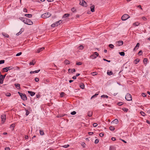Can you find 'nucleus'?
Segmentation results:
<instances>
[{"instance_id":"f257e3e1","label":"nucleus","mask_w":150,"mask_h":150,"mask_svg":"<svg viewBox=\"0 0 150 150\" xmlns=\"http://www.w3.org/2000/svg\"><path fill=\"white\" fill-rule=\"evenodd\" d=\"M51 14L49 12H47L42 14L41 16V17L45 18H49L51 16Z\"/></svg>"},{"instance_id":"f03ea898","label":"nucleus","mask_w":150,"mask_h":150,"mask_svg":"<svg viewBox=\"0 0 150 150\" xmlns=\"http://www.w3.org/2000/svg\"><path fill=\"white\" fill-rule=\"evenodd\" d=\"M62 20H59L58 21L52 24L51 25V27H54L56 26H57L61 24L62 23Z\"/></svg>"},{"instance_id":"7ed1b4c3","label":"nucleus","mask_w":150,"mask_h":150,"mask_svg":"<svg viewBox=\"0 0 150 150\" xmlns=\"http://www.w3.org/2000/svg\"><path fill=\"white\" fill-rule=\"evenodd\" d=\"M24 23L28 25H31L33 23V22L30 19L26 18L25 21H24Z\"/></svg>"},{"instance_id":"20e7f679","label":"nucleus","mask_w":150,"mask_h":150,"mask_svg":"<svg viewBox=\"0 0 150 150\" xmlns=\"http://www.w3.org/2000/svg\"><path fill=\"white\" fill-rule=\"evenodd\" d=\"M125 99L128 101L131 100L132 99L131 95L129 93L127 94L125 96Z\"/></svg>"},{"instance_id":"39448f33","label":"nucleus","mask_w":150,"mask_h":150,"mask_svg":"<svg viewBox=\"0 0 150 150\" xmlns=\"http://www.w3.org/2000/svg\"><path fill=\"white\" fill-rule=\"evenodd\" d=\"M79 4L83 6L86 7L87 6V4L86 2L84 0H79Z\"/></svg>"},{"instance_id":"423d86ee","label":"nucleus","mask_w":150,"mask_h":150,"mask_svg":"<svg viewBox=\"0 0 150 150\" xmlns=\"http://www.w3.org/2000/svg\"><path fill=\"white\" fill-rule=\"evenodd\" d=\"M130 18L129 16L127 14H125L122 17L121 19L122 21H125Z\"/></svg>"},{"instance_id":"0eeeda50","label":"nucleus","mask_w":150,"mask_h":150,"mask_svg":"<svg viewBox=\"0 0 150 150\" xmlns=\"http://www.w3.org/2000/svg\"><path fill=\"white\" fill-rule=\"evenodd\" d=\"M99 55L96 52H94V54L90 56V57L92 59L96 58Z\"/></svg>"},{"instance_id":"6e6552de","label":"nucleus","mask_w":150,"mask_h":150,"mask_svg":"<svg viewBox=\"0 0 150 150\" xmlns=\"http://www.w3.org/2000/svg\"><path fill=\"white\" fill-rule=\"evenodd\" d=\"M13 69L12 67H7L3 69V70L4 72H7L8 70H10Z\"/></svg>"},{"instance_id":"1a4fd4ad","label":"nucleus","mask_w":150,"mask_h":150,"mask_svg":"<svg viewBox=\"0 0 150 150\" xmlns=\"http://www.w3.org/2000/svg\"><path fill=\"white\" fill-rule=\"evenodd\" d=\"M1 118L2 120V122L4 123L6 120V116L5 114H3L1 116Z\"/></svg>"},{"instance_id":"9d476101","label":"nucleus","mask_w":150,"mask_h":150,"mask_svg":"<svg viewBox=\"0 0 150 150\" xmlns=\"http://www.w3.org/2000/svg\"><path fill=\"white\" fill-rule=\"evenodd\" d=\"M117 45L120 46L122 45L123 44V42L122 40H120L116 42Z\"/></svg>"},{"instance_id":"9b49d317","label":"nucleus","mask_w":150,"mask_h":150,"mask_svg":"<svg viewBox=\"0 0 150 150\" xmlns=\"http://www.w3.org/2000/svg\"><path fill=\"white\" fill-rule=\"evenodd\" d=\"M21 97L23 100L25 101L27 100V97L25 94H23Z\"/></svg>"},{"instance_id":"f8f14e48","label":"nucleus","mask_w":150,"mask_h":150,"mask_svg":"<svg viewBox=\"0 0 150 150\" xmlns=\"http://www.w3.org/2000/svg\"><path fill=\"white\" fill-rule=\"evenodd\" d=\"M140 45L139 43H137V44L135 46V47L134 49L133 50L134 51H135L137 50L138 48L139 47Z\"/></svg>"},{"instance_id":"ddd939ff","label":"nucleus","mask_w":150,"mask_h":150,"mask_svg":"<svg viewBox=\"0 0 150 150\" xmlns=\"http://www.w3.org/2000/svg\"><path fill=\"white\" fill-rule=\"evenodd\" d=\"M2 75H0V83L2 84L3 83L4 79L3 78Z\"/></svg>"},{"instance_id":"4468645a","label":"nucleus","mask_w":150,"mask_h":150,"mask_svg":"<svg viewBox=\"0 0 150 150\" xmlns=\"http://www.w3.org/2000/svg\"><path fill=\"white\" fill-rule=\"evenodd\" d=\"M44 49H45V48L44 47H42V48H39L37 50V52L38 53H39L40 52L43 50Z\"/></svg>"},{"instance_id":"2eb2a0df","label":"nucleus","mask_w":150,"mask_h":150,"mask_svg":"<svg viewBox=\"0 0 150 150\" xmlns=\"http://www.w3.org/2000/svg\"><path fill=\"white\" fill-rule=\"evenodd\" d=\"M28 93L30 94V95L31 96H34L35 94V92L31 91H28Z\"/></svg>"},{"instance_id":"dca6fc26","label":"nucleus","mask_w":150,"mask_h":150,"mask_svg":"<svg viewBox=\"0 0 150 150\" xmlns=\"http://www.w3.org/2000/svg\"><path fill=\"white\" fill-rule=\"evenodd\" d=\"M68 71L69 72H71L72 73H73V72H75L76 71V70L75 69H69Z\"/></svg>"},{"instance_id":"f3484780","label":"nucleus","mask_w":150,"mask_h":150,"mask_svg":"<svg viewBox=\"0 0 150 150\" xmlns=\"http://www.w3.org/2000/svg\"><path fill=\"white\" fill-rule=\"evenodd\" d=\"M40 69H38V70H35V71H31L30 72V73L31 74H33L34 73H38V72H39L40 71Z\"/></svg>"},{"instance_id":"a211bd4d","label":"nucleus","mask_w":150,"mask_h":150,"mask_svg":"<svg viewBox=\"0 0 150 150\" xmlns=\"http://www.w3.org/2000/svg\"><path fill=\"white\" fill-rule=\"evenodd\" d=\"M94 8H95V6L94 5H93L91 6V10L92 12H93L95 11Z\"/></svg>"},{"instance_id":"6ab92c4d","label":"nucleus","mask_w":150,"mask_h":150,"mask_svg":"<svg viewBox=\"0 0 150 150\" xmlns=\"http://www.w3.org/2000/svg\"><path fill=\"white\" fill-rule=\"evenodd\" d=\"M88 116L91 117L93 115V112L91 111H89L88 113Z\"/></svg>"},{"instance_id":"aec40b11","label":"nucleus","mask_w":150,"mask_h":150,"mask_svg":"<svg viewBox=\"0 0 150 150\" xmlns=\"http://www.w3.org/2000/svg\"><path fill=\"white\" fill-rule=\"evenodd\" d=\"M118 121L117 119H115L112 122V123H115V124H117L118 123Z\"/></svg>"},{"instance_id":"412c9836","label":"nucleus","mask_w":150,"mask_h":150,"mask_svg":"<svg viewBox=\"0 0 150 150\" xmlns=\"http://www.w3.org/2000/svg\"><path fill=\"white\" fill-rule=\"evenodd\" d=\"M70 14L69 13H66L64 14L63 16V18H65L67 17H68L69 16Z\"/></svg>"},{"instance_id":"4be33fe9","label":"nucleus","mask_w":150,"mask_h":150,"mask_svg":"<svg viewBox=\"0 0 150 150\" xmlns=\"http://www.w3.org/2000/svg\"><path fill=\"white\" fill-rule=\"evenodd\" d=\"M80 87L81 88L83 89L84 88V85L83 83H81L80 84Z\"/></svg>"},{"instance_id":"5701e85b","label":"nucleus","mask_w":150,"mask_h":150,"mask_svg":"<svg viewBox=\"0 0 150 150\" xmlns=\"http://www.w3.org/2000/svg\"><path fill=\"white\" fill-rule=\"evenodd\" d=\"M83 48V45H81L78 47V49L79 50H82Z\"/></svg>"},{"instance_id":"b1692460","label":"nucleus","mask_w":150,"mask_h":150,"mask_svg":"<svg viewBox=\"0 0 150 150\" xmlns=\"http://www.w3.org/2000/svg\"><path fill=\"white\" fill-rule=\"evenodd\" d=\"M147 59L146 58H144V59L143 60V62L144 64H146L147 63Z\"/></svg>"},{"instance_id":"393cba45","label":"nucleus","mask_w":150,"mask_h":150,"mask_svg":"<svg viewBox=\"0 0 150 150\" xmlns=\"http://www.w3.org/2000/svg\"><path fill=\"white\" fill-rule=\"evenodd\" d=\"M25 16L30 18L32 17V16L31 14H25Z\"/></svg>"},{"instance_id":"a878e982","label":"nucleus","mask_w":150,"mask_h":150,"mask_svg":"<svg viewBox=\"0 0 150 150\" xmlns=\"http://www.w3.org/2000/svg\"><path fill=\"white\" fill-rule=\"evenodd\" d=\"M15 85L16 87L18 88V87L19 88H20V84L19 83H15Z\"/></svg>"},{"instance_id":"bb28decb","label":"nucleus","mask_w":150,"mask_h":150,"mask_svg":"<svg viewBox=\"0 0 150 150\" xmlns=\"http://www.w3.org/2000/svg\"><path fill=\"white\" fill-rule=\"evenodd\" d=\"M109 129L111 131H113L115 130V128L114 127L111 126L110 127Z\"/></svg>"},{"instance_id":"cd10ccee","label":"nucleus","mask_w":150,"mask_h":150,"mask_svg":"<svg viewBox=\"0 0 150 150\" xmlns=\"http://www.w3.org/2000/svg\"><path fill=\"white\" fill-rule=\"evenodd\" d=\"M139 61L140 60L139 59H135L134 61V62H135V64H137L139 62Z\"/></svg>"},{"instance_id":"c85d7f7f","label":"nucleus","mask_w":150,"mask_h":150,"mask_svg":"<svg viewBox=\"0 0 150 150\" xmlns=\"http://www.w3.org/2000/svg\"><path fill=\"white\" fill-rule=\"evenodd\" d=\"M101 98H108V96L107 95H102L101 96Z\"/></svg>"},{"instance_id":"c756f323","label":"nucleus","mask_w":150,"mask_h":150,"mask_svg":"<svg viewBox=\"0 0 150 150\" xmlns=\"http://www.w3.org/2000/svg\"><path fill=\"white\" fill-rule=\"evenodd\" d=\"M120 54L122 56H124L125 55V53L123 52H119Z\"/></svg>"},{"instance_id":"7c9ffc66","label":"nucleus","mask_w":150,"mask_h":150,"mask_svg":"<svg viewBox=\"0 0 150 150\" xmlns=\"http://www.w3.org/2000/svg\"><path fill=\"white\" fill-rule=\"evenodd\" d=\"M139 23L138 22H135L133 24V25H135V26H138Z\"/></svg>"},{"instance_id":"2f4dec72","label":"nucleus","mask_w":150,"mask_h":150,"mask_svg":"<svg viewBox=\"0 0 150 150\" xmlns=\"http://www.w3.org/2000/svg\"><path fill=\"white\" fill-rule=\"evenodd\" d=\"M64 63L66 64H69V62L67 60H66L64 61Z\"/></svg>"},{"instance_id":"473e14b6","label":"nucleus","mask_w":150,"mask_h":150,"mask_svg":"<svg viewBox=\"0 0 150 150\" xmlns=\"http://www.w3.org/2000/svg\"><path fill=\"white\" fill-rule=\"evenodd\" d=\"M26 18H25L23 17H20L19 18V19L22 21L23 22H24V21H25V19Z\"/></svg>"},{"instance_id":"72a5a7b5","label":"nucleus","mask_w":150,"mask_h":150,"mask_svg":"<svg viewBox=\"0 0 150 150\" xmlns=\"http://www.w3.org/2000/svg\"><path fill=\"white\" fill-rule=\"evenodd\" d=\"M71 10L73 12H74L76 11V9L74 7L72 8L71 9Z\"/></svg>"},{"instance_id":"f704fd0d","label":"nucleus","mask_w":150,"mask_h":150,"mask_svg":"<svg viewBox=\"0 0 150 150\" xmlns=\"http://www.w3.org/2000/svg\"><path fill=\"white\" fill-rule=\"evenodd\" d=\"M122 110L125 112H127L128 110V109L125 108H122Z\"/></svg>"},{"instance_id":"c9c22d12","label":"nucleus","mask_w":150,"mask_h":150,"mask_svg":"<svg viewBox=\"0 0 150 150\" xmlns=\"http://www.w3.org/2000/svg\"><path fill=\"white\" fill-rule=\"evenodd\" d=\"M107 74L108 75H110L112 74L113 73L112 71H110L109 72L108 71L107 72Z\"/></svg>"},{"instance_id":"e433bc0d","label":"nucleus","mask_w":150,"mask_h":150,"mask_svg":"<svg viewBox=\"0 0 150 150\" xmlns=\"http://www.w3.org/2000/svg\"><path fill=\"white\" fill-rule=\"evenodd\" d=\"M40 134L41 135H43L44 134L43 131L42 130H40Z\"/></svg>"},{"instance_id":"4c0bfd02","label":"nucleus","mask_w":150,"mask_h":150,"mask_svg":"<svg viewBox=\"0 0 150 150\" xmlns=\"http://www.w3.org/2000/svg\"><path fill=\"white\" fill-rule=\"evenodd\" d=\"M25 110L26 111V113H25V115H26V116H27L28 115H29V114L30 113V112L28 111V110H26V109H25Z\"/></svg>"},{"instance_id":"58836bf2","label":"nucleus","mask_w":150,"mask_h":150,"mask_svg":"<svg viewBox=\"0 0 150 150\" xmlns=\"http://www.w3.org/2000/svg\"><path fill=\"white\" fill-rule=\"evenodd\" d=\"M109 47L113 49L114 48V46L112 44L109 45Z\"/></svg>"},{"instance_id":"ea45409f","label":"nucleus","mask_w":150,"mask_h":150,"mask_svg":"<svg viewBox=\"0 0 150 150\" xmlns=\"http://www.w3.org/2000/svg\"><path fill=\"white\" fill-rule=\"evenodd\" d=\"M98 95V94L96 93L94 95H93L92 96L91 98V99H93V98H94L95 97H96Z\"/></svg>"},{"instance_id":"a19ab883","label":"nucleus","mask_w":150,"mask_h":150,"mask_svg":"<svg viewBox=\"0 0 150 150\" xmlns=\"http://www.w3.org/2000/svg\"><path fill=\"white\" fill-rule=\"evenodd\" d=\"M65 94V93H64L63 92H61L60 93V96L62 97H63L64 96Z\"/></svg>"},{"instance_id":"79ce46f5","label":"nucleus","mask_w":150,"mask_h":150,"mask_svg":"<svg viewBox=\"0 0 150 150\" xmlns=\"http://www.w3.org/2000/svg\"><path fill=\"white\" fill-rule=\"evenodd\" d=\"M5 95L7 96H8V97H9V96H11V93H5Z\"/></svg>"},{"instance_id":"37998d69","label":"nucleus","mask_w":150,"mask_h":150,"mask_svg":"<svg viewBox=\"0 0 150 150\" xmlns=\"http://www.w3.org/2000/svg\"><path fill=\"white\" fill-rule=\"evenodd\" d=\"M142 51L141 50H140L138 53V54L139 55H141L142 54Z\"/></svg>"},{"instance_id":"c03bdc74","label":"nucleus","mask_w":150,"mask_h":150,"mask_svg":"<svg viewBox=\"0 0 150 150\" xmlns=\"http://www.w3.org/2000/svg\"><path fill=\"white\" fill-rule=\"evenodd\" d=\"M3 35L6 38H8L9 37V35H8L5 33H2Z\"/></svg>"},{"instance_id":"a18cd8bd","label":"nucleus","mask_w":150,"mask_h":150,"mask_svg":"<svg viewBox=\"0 0 150 150\" xmlns=\"http://www.w3.org/2000/svg\"><path fill=\"white\" fill-rule=\"evenodd\" d=\"M110 150H116V149L113 147H110Z\"/></svg>"},{"instance_id":"49530a36","label":"nucleus","mask_w":150,"mask_h":150,"mask_svg":"<svg viewBox=\"0 0 150 150\" xmlns=\"http://www.w3.org/2000/svg\"><path fill=\"white\" fill-rule=\"evenodd\" d=\"M76 112L75 111H73V112H72L71 113V114L72 115H75V114H76Z\"/></svg>"},{"instance_id":"de8ad7c7","label":"nucleus","mask_w":150,"mask_h":150,"mask_svg":"<svg viewBox=\"0 0 150 150\" xmlns=\"http://www.w3.org/2000/svg\"><path fill=\"white\" fill-rule=\"evenodd\" d=\"M69 145L67 144V145H64V146H62V147H63L66 148H67V147H69Z\"/></svg>"},{"instance_id":"09e8293b","label":"nucleus","mask_w":150,"mask_h":150,"mask_svg":"<svg viewBox=\"0 0 150 150\" xmlns=\"http://www.w3.org/2000/svg\"><path fill=\"white\" fill-rule=\"evenodd\" d=\"M5 61L4 60H0V64H4V63Z\"/></svg>"},{"instance_id":"8fccbe9b","label":"nucleus","mask_w":150,"mask_h":150,"mask_svg":"<svg viewBox=\"0 0 150 150\" xmlns=\"http://www.w3.org/2000/svg\"><path fill=\"white\" fill-rule=\"evenodd\" d=\"M33 60H32V62H30V63H29V64L30 65H34L35 63V62H34V63L33 62Z\"/></svg>"},{"instance_id":"3c124183","label":"nucleus","mask_w":150,"mask_h":150,"mask_svg":"<svg viewBox=\"0 0 150 150\" xmlns=\"http://www.w3.org/2000/svg\"><path fill=\"white\" fill-rule=\"evenodd\" d=\"M76 64L78 65H81L82 63V62H78L76 63Z\"/></svg>"},{"instance_id":"603ef678","label":"nucleus","mask_w":150,"mask_h":150,"mask_svg":"<svg viewBox=\"0 0 150 150\" xmlns=\"http://www.w3.org/2000/svg\"><path fill=\"white\" fill-rule=\"evenodd\" d=\"M123 103L122 102H120L118 103L117 104L119 106H121L123 105Z\"/></svg>"},{"instance_id":"864d4df0","label":"nucleus","mask_w":150,"mask_h":150,"mask_svg":"<svg viewBox=\"0 0 150 150\" xmlns=\"http://www.w3.org/2000/svg\"><path fill=\"white\" fill-rule=\"evenodd\" d=\"M21 54H22V52H19V53H17L16 54V56H19L20 55H21Z\"/></svg>"},{"instance_id":"5fc2aeb1","label":"nucleus","mask_w":150,"mask_h":150,"mask_svg":"<svg viewBox=\"0 0 150 150\" xmlns=\"http://www.w3.org/2000/svg\"><path fill=\"white\" fill-rule=\"evenodd\" d=\"M140 113L141 114V115L143 116H144L145 115V113L143 112L142 111L140 112Z\"/></svg>"},{"instance_id":"6e6d98bb","label":"nucleus","mask_w":150,"mask_h":150,"mask_svg":"<svg viewBox=\"0 0 150 150\" xmlns=\"http://www.w3.org/2000/svg\"><path fill=\"white\" fill-rule=\"evenodd\" d=\"M35 81L36 82H38L39 81V79L38 78H35Z\"/></svg>"},{"instance_id":"4d7b16f0","label":"nucleus","mask_w":150,"mask_h":150,"mask_svg":"<svg viewBox=\"0 0 150 150\" xmlns=\"http://www.w3.org/2000/svg\"><path fill=\"white\" fill-rule=\"evenodd\" d=\"M104 135V134L103 133H101L99 134V136L101 137H103Z\"/></svg>"},{"instance_id":"13d9d810","label":"nucleus","mask_w":150,"mask_h":150,"mask_svg":"<svg viewBox=\"0 0 150 150\" xmlns=\"http://www.w3.org/2000/svg\"><path fill=\"white\" fill-rule=\"evenodd\" d=\"M98 125V124L97 123H94L93 124V126L94 127H96Z\"/></svg>"},{"instance_id":"bf43d9fd","label":"nucleus","mask_w":150,"mask_h":150,"mask_svg":"<svg viewBox=\"0 0 150 150\" xmlns=\"http://www.w3.org/2000/svg\"><path fill=\"white\" fill-rule=\"evenodd\" d=\"M99 140L98 139H96L95 141V144H97L99 142Z\"/></svg>"},{"instance_id":"052dcab7","label":"nucleus","mask_w":150,"mask_h":150,"mask_svg":"<svg viewBox=\"0 0 150 150\" xmlns=\"http://www.w3.org/2000/svg\"><path fill=\"white\" fill-rule=\"evenodd\" d=\"M142 95L144 97H145L146 96V94L145 93H142Z\"/></svg>"},{"instance_id":"680f3d73","label":"nucleus","mask_w":150,"mask_h":150,"mask_svg":"<svg viewBox=\"0 0 150 150\" xmlns=\"http://www.w3.org/2000/svg\"><path fill=\"white\" fill-rule=\"evenodd\" d=\"M21 33H22V32H21V31H20L19 32L16 33V35H20V34H21Z\"/></svg>"},{"instance_id":"e2e57ef3","label":"nucleus","mask_w":150,"mask_h":150,"mask_svg":"<svg viewBox=\"0 0 150 150\" xmlns=\"http://www.w3.org/2000/svg\"><path fill=\"white\" fill-rule=\"evenodd\" d=\"M21 33H22V32H21V31H20L19 32L16 33V35H20V34H21Z\"/></svg>"},{"instance_id":"0e129e2a","label":"nucleus","mask_w":150,"mask_h":150,"mask_svg":"<svg viewBox=\"0 0 150 150\" xmlns=\"http://www.w3.org/2000/svg\"><path fill=\"white\" fill-rule=\"evenodd\" d=\"M21 33H22V32H21V31H20L19 32L16 33V35H20V34H21Z\"/></svg>"},{"instance_id":"69168bd1","label":"nucleus","mask_w":150,"mask_h":150,"mask_svg":"<svg viewBox=\"0 0 150 150\" xmlns=\"http://www.w3.org/2000/svg\"><path fill=\"white\" fill-rule=\"evenodd\" d=\"M103 60L104 61H107V62H110V60H107L105 59H104V58L103 59Z\"/></svg>"},{"instance_id":"338daca9","label":"nucleus","mask_w":150,"mask_h":150,"mask_svg":"<svg viewBox=\"0 0 150 150\" xmlns=\"http://www.w3.org/2000/svg\"><path fill=\"white\" fill-rule=\"evenodd\" d=\"M23 11L25 12H27V10L26 8H24L23 9Z\"/></svg>"},{"instance_id":"774afa93","label":"nucleus","mask_w":150,"mask_h":150,"mask_svg":"<svg viewBox=\"0 0 150 150\" xmlns=\"http://www.w3.org/2000/svg\"><path fill=\"white\" fill-rule=\"evenodd\" d=\"M142 18L144 21H146L147 20V18L146 17H142Z\"/></svg>"}]
</instances>
